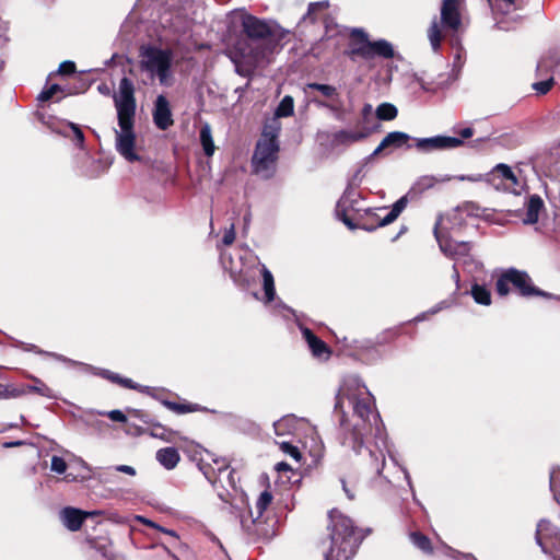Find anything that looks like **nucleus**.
I'll return each instance as SVG.
<instances>
[{"instance_id":"60","label":"nucleus","mask_w":560,"mask_h":560,"mask_svg":"<svg viewBox=\"0 0 560 560\" xmlns=\"http://www.w3.org/2000/svg\"><path fill=\"white\" fill-rule=\"evenodd\" d=\"M459 135L463 139H468L474 135V130H472V128L467 127V128L462 129L459 131Z\"/></svg>"},{"instance_id":"40","label":"nucleus","mask_w":560,"mask_h":560,"mask_svg":"<svg viewBox=\"0 0 560 560\" xmlns=\"http://www.w3.org/2000/svg\"><path fill=\"white\" fill-rule=\"evenodd\" d=\"M164 404L168 409H171L177 413H186V412H192V411L197 410L196 406H192V405H184V404H177V402H173V401H165Z\"/></svg>"},{"instance_id":"54","label":"nucleus","mask_w":560,"mask_h":560,"mask_svg":"<svg viewBox=\"0 0 560 560\" xmlns=\"http://www.w3.org/2000/svg\"><path fill=\"white\" fill-rule=\"evenodd\" d=\"M145 524H148L149 526L151 527H154V528H158L160 529L161 532L174 537V538H178L177 534L175 530L173 529H167V528H164V527H161L159 525H156L155 523L151 522V521H144Z\"/></svg>"},{"instance_id":"51","label":"nucleus","mask_w":560,"mask_h":560,"mask_svg":"<svg viewBox=\"0 0 560 560\" xmlns=\"http://www.w3.org/2000/svg\"><path fill=\"white\" fill-rule=\"evenodd\" d=\"M235 240V230L234 224H231L230 229H228L223 235L222 242L224 245H231Z\"/></svg>"},{"instance_id":"43","label":"nucleus","mask_w":560,"mask_h":560,"mask_svg":"<svg viewBox=\"0 0 560 560\" xmlns=\"http://www.w3.org/2000/svg\"><path fill=\"white\" fill-rule=\"evenodd\" d=\"M59 91H61V88L58 84H52L48 89L42 91L37 96V100L39 102L49 101Z\"/></svg>"},{"instance_id":"9","label":"nucleus","mask_w":560,"mask_h":560,"mask_svg":"<svg viewBox=\"0 0 560 560\" xmlns=\"http://www.w3.org/2000/svg\"><path fill=\"white\" fill-rule=\"evenodd\" d=\"M242 28L253 42L284 37V31L273 22H267L250 14L242 16Z\"/></svg>"},{"instance_id":"36","label":"nucleus","mask_w":560,"mask_h":560,"mask_svg":"<svg viewBox=\"0 0 560 560\" xmlns=\"http://www.w3.org/2000/svg\"><path fill=\"white\" fill-rule=\"evenodd\" d=\"M328 7L329 2L326 0L310 3L307 12L303 16V20H310L311 22H314L317 19L318 12L326 10Z\"/></svg>"},{"instance_id":"44","label":"nucleus","mask_w":560,"mask_h":560,"mask_svg":"<svg viewBox=\"0 0 560 560\" xmlns=\"http://www.w3.org/2000/svg\"><path fill=\"white\" fill-rule=\"evenodd\" d=\"M25 390L12 388L0 383V398L19 397L24 394Z\"/></svg>"},{"instance_id":"21","label":"nucleus","mask_w":560,"mask_h":560,"mask_svg":"<svg viewBox=\"0 0 560 560\" xmlns=\"http://www.w3.org/2000/svg\"><path fill=\"white\" fill-rule=\"evenodd\" d=\"M302 334L314 357L323 358L325 354L326 358H328L330 351L323 340L314 335V332L308 328H303Z\"/></svg>"},{"instance_id":"11","label":"nucleus","mask_w":560,"mask_h":560,"mask_svg":"<svg viewBox=\"0 0 560 560\" xmlns=\"http://www.w3.org/2000/svg\"><path fill=\"white\" fill-rule=\"evenodd\" d=\"M407 206V197H401L399 198L392 207V210L377 223V225H371V226H368V225H357L352 222V220L346 214V211L348 208H341L340 209V213L338 214V217L341 219V221L350 229V230H355V229H363L365 231H369V232H372L374 231L377 226H385V225H388L390 224L392 222H394L398 217L399 214L404 211V209L406 208Z\"/></svg>"},{"instance_id":"55","label":"nucleus","mask_w":560,"mask_h":560,"mask_svg":"<svg viewBox=\"0 0 560 560\" xmlns=\"http://www.w3.org/2000/svg\"><path fill=\"white\" fill-rule=\"evenodd\" d=\"M100 374L114 383H118L121 377L120 375L113 373L108 370H102Z\"/></svg>"},{"instance_id":"3","label":"nucleus","mask_w":560,"mask_h":560,"mask_svg":"<svg viewBox=\"0 0 560 560\" xmlns=\"http://www.w3.org/2000/svg\"><path fill=\"white\" fill-rule=\"evenodd\" d=\"M329 518L331 545L325 553V560H350L358 548L353 523L337 510L330 511Z\"/></svg>"},{"instance_id":"6","label":"nucleus","mask_w":560,"mask_h":560,"mask_svg":"<svg viewBox=\"0 0 560 560\" xmlns=\"http://www.w3.org/2000/svg\"><path fill=\"white\" fill-rule=\"evenodd\" d=\"M140 67L143 71L150 73L152 78L156 77L161 85H171L173 63L171 49L143 46L140 49Z\"/></svg>"},{"instance_id":"49","label":"nucleus","mask_w":560,"mask_h":560,"mask_svg":"<svg viewBox=\"0 0 560 560\" xmlns=\"http://www.w3.org/2000/svg\"><path fill=\"white\" fill-rule=\"evenodd\" d=\"M106 416L112 420L116 422H126L127 417L121 410L115 409L106 412Z\"/></svg>"},{"instance_id":"50","label":"nucleus","mask_w":560,"mask_h":560,"mask_svg":"<svg viewBox=\"0 0 560 560\" xmlns=\"http://www.w3.org/2000/svg\"><path fill=\"white\" fill-rule=\"evenodd\" d=\"M293 421L290 417H284L273 423L276 434H283V430L289 422Z\"/></svg>"},{"instance_id":"57","label":"nucleus","mask_w":560,"mask_h":560,"mask_svg":"<svg viewBox=\"0 0 560 560\" xmlns=\"http://www.w3.org/2000/svg\"><path fill=\"white\" fill-rule=\"evenodd\" d=\"M118 384L126 388L137 389L139 386L130 378L120 377Z\"/></svg>"},{"instance_id":"52","label":"nucleus","mask_w":560,"mask_h":560,"mask_svg":"<svg viewBox=\"0 0 560 560\" xmlns=\"http://www.w3.org/2000/svg\"><path fill=\"white\" fill-rule=\"evenodd\" d=\"M370 455H371V457H374V464H373V465H374V468H375L376 472H377L378 475H381V474H382V470H383V468H384V465H385V458H384V455L381 453V464L378 463V457H377V456H375V454H373L372 452H370Z\"/></svg>"},{"instance_id":"46","label":"nucleus","mask_w":560,"mask_h":560,"mask_svg":"<svg viewBox=\"0 0 560 560\" xmlns=\"http://www.w3.org/2000/svg\"><path fill=\"white\" fill-rule=\"evenodd\" d=\"M60 74H72L75 72V65L73 61L67 60L60 63L58 68Z\"/></svg>"},{"instance_id":"12","label":"nucleus","mask_w":560,"mask_h":560,"mask_svg":"<svg viewBox=\"0 0 560 560\" xmlns=\"http://www.w3.org/2000/svg\"><path fill=\"white\" fill-rule=\"evenodd\" d=\"M536 542L545 553L551 552L552 548L560 547V532L549 521L541 520L536 529Z\"/></svg>"},{"instance_id":"47","label":"nucleus","mask_w":560,"mask_h":560,"mask_svg":"<svg viewBox=\"0 0 560 560\" xmlns=\"http://www.w3.org/2000/svg\"><path fill=\"white\" fill-rule=\"evenodd\" d=\"M438 180L433 176H423L417 182V186L421 189H429L434 186Z\"/></svg>"},{"instance_id":"34","label":"nucleus","mask_w":560,"mask_h":560,"mask_svg":"<svg viewBox=\"0 0 560 560\" xmlns=\"http://www.w3.org/2000/svg\"><path fill=\"white\" fill-rule=\"evenodd\" d=\"M410 539L412 544L423 552L430 553L432 551L431 541L425 535L418 532L411 533Z\"/></svg>"},{"instance_id":"8","label":"nucleus","mask_w":560,"mask_h":560,"mask_svg":"<svg viewBox=\"0 0 560 560\" xmlns=\"http://www.w3.org/2000/svg\"><path fill=\"white\" fill-rule=\"evenodd\" d=\"M510 284L518 290L520 294L523 296H550V294L533 285L532 279L526 271H522L515 268L505 270L497 280L495 288L498 294L501 296L506 295L510 292Z\"/></svg>"},{"instance_id":"38","label":"nucleus","mask_w":560,"mask_h":560,"mask_svg":"<svg viewBox=\"0 0 560 560\" xmlns=\"http://www.w3.org/2000/svg\"><path fill=\"white\" fill-rule=\"evenodd\" d=\"M272 501V494L265 490L256 501L257 518H259Z\"/></svg>"},{"instance_id":"48","label":"nucleus","mask_w":560,"mask_h":560,"mask_svg":"<svg viewBox=\"0 0 560 560\" xmlns=\"http://www.w3.org/2000/svg\"><path fill=\"white\" fill-rule=\"evenodd\" d=\"M70 128L73 131V137H74L77 144L79 147H82L83 142H84V135H83L82 130L80 129V127L78 125L72 124V122H70Z\"/></svg>"},{"instance_id":"19","label":"nucleus","mask_w":560,"mask_h":560,"mask_svg":"<svg viewBox=\"0 0 560 560\" xmlns=\"http://www.w3.org/2000/svg\"><path fill=\"white\" fill-rule=\"evenodd\" d=\"M371 133L369 128H362L360 130H339L332 136V143L335 145H350L352 143L366 139Z\"/></svg>"},{"instance_id":"27","label":"nucleus","mask_w":560,"mask_h":560,"mask_svg":"<svg viewBox=\"0 0 560 560\" xmlns=\"http://www.w3.org/2000/svg\"><path fill=\"white\" fill-rule=\"evenodd\" d=\"M471 295L476 303L481 305H490L491 294L490 291L480 284H474L471 287Z\"/></svg>"},{"instance_id":"58","label":"nucleus","mask_w":560,"mask_h":560,"mask_svg":"<svg viewBox=\"0 0 560 560\" xmlns=\"http://www.w3.org/2000/svg\"><path fill=\"white\" fill-rule=\"evenodd\" d=\"M362 167H360L354 174L353 176L351 177V179L349 180V183H352L353 185L355 186H359V184L361 183V179H362Z\"/></svg>"},{"instance_id":"13","label":"nucleus","mask_w":560,"mask_h":560,"mask_svg":"<svg viewBox=\"0 0 560 560\" xmlns=\"http://www.w3.org/2000/svg\"><path fill=\"white\" fill-rule=\"evenodd\" d=\"M350 36L349 49L346 51L347 56L352 61H355L357 58L371 60V42L368 34L361 28H353Z\"/></svg>"},{"instance_id":"25","label":"nucleus","mask_w":560,"mask_h":560,"mask_svg":"<svg viewBox=\"0 0 560 560\" xmlns=\"http://www.w3.org/2000/svg\"><path fill=\"white\" fill-rule=\"evenodd\" d=\"M200 143L202 145L203 152L207 156H212L214 153V143L212 139V131L209 124H203L200 128L199 132Z\"/></svg>"},{"instance_id":"37","label":"nucleus","mask_w":560,"mask_h":560,"mask_svg":"<svg viewBox=\"0 0 560 560\" xmlns=\"http://www.w3.org/2000/svg\"><path fill=\"white\" fill-rule=\"evenodd\" d=\"M328 7L329 2L326 0L310 3L307 12L303 16V20H310L311 22H314L317 19L318 12L326 10Z\"/></svg>"},{"instance_id":"41","label":"nucleus","mask_w":560,"mask_h":560,"mask_svg":"<svg viewBox=\"0 0 560 560\" xmlns=\"http://www.w3.org/2000/svg\"><path fill=\"white\" fill-rule=\"evenodd\" d=\"M50 468L57 474H63L67 470V463L62 457L54 455L51 457Z\"/></svg>"},{"instance_id":"29","label":"nucleus","mask_w":560,"mask_h":560,"mask_svg":"<svg viewBox=\"0 0 560 560\" xmlns=\"http://www.w3.org/2000/svg\"><path fill=\"white\" fill-rule=\"evenodd\" d=\"M398 110L395 105L390 103H382L376 108V117L380 120H393L397 117Z\"/></svg>"},{"instance_id":"26","label":"nucleus","mask_w":560,"mask_h":560,"mask_svg":"<svg viewBox=\"0 0 560 560\" xmlns=\"http://www.w3.org/2000/svg\"><path fill=\"white\" fill-rule=\"evenodd\" d=\"M261 276H262V281H264V291H265L266 300H267V302H271L276 295L275 280H273L272 273L265 265H262V268H261Z\"/></svg>"},{"instance_id":"61","label":"nucleus","mask_w":560,"mask_h":560,"mask_svg":"<svg viewBox=\"0 0 560 560\" xmlns=\"http://www.w3.org/2000/svg\"><path fill=\"white\" fill-rule=\"evenodd\" d=\"M341 483H342V489H343L346 495L348 497V499L353 500L354 493L348 488L347 482L343 479H341Z\"/></svg>"},{"instance_id":"4","label":"nucleus","mask_w":560,"mask_h":560,"mask_svg":"<svg viewBox=\"0 0 560 560\" xmlns=\"http://www.w3.org/2000/svg\"><path fill=\"white\" fill-rule=\"evenodd\" d=\"M464 0H442L440 22L435 16L428 30V38L433 51H439L445 33H457L462 27L460 10Z\"/></svg>"},{"instance_id":"23","label":"nucleus","mask_w":560,"mask_h":560,"mask_svg":"<svg viewBox=\"0 0 560 560\" xmlns=\"http://www.w3.org/2000/svg\"><path fill=\"white\" fill-rule=\"evenodd\" d=\"M156 460L166 469L171 470L176 467L180 456L175 447H164L156 452Z\"/></svg>"},{"instance_id":"32","label":"nucleus","mask_w":560,"mask_h":560,"mask_svg":"<svg viewBox=\"0 0 560 560\" xmlns=\"http://www.w3.org/2000/svg\"><path fill=\"white\" fill-rule=\"evenodd\" d=\"M294 112V101L290 95H285L276 109L277 117H290Z\"/></svg>"},{"instance_id":"15","label":"nucleus","mask_w":560,"mask_h":560,"mask_svg":"<svg viewBox=\"0 0 560 560\" xmlns=\"http://www.w3.org/2000/svg\"><path fill=\"white\" fill-rule=\"evenodd\" d=\"M443 218L441 217L440 220L436 222L434 226V235L439 243V246L441 250L451 257L456 256H465L470 250L469 243L466 242H454L447 237L444 236L442 229L440 228L442 225Z\"/></svg>"},{"instance_id":"5","label":"nucleus","mask_w":560,"mask_h":560,"mask_svg":"<svg viewBox=\"0 0 560 560\" xmlns=\"http://www.w3.org/2000/svg\"><path fill=\"white\" fill-rule=\"evenodd\" d=\"M308 101L318 108H325L331 113L335 119L343 121L348 109L337 88L330 84L310 82L303 88Z\"/></svg>"},{"instance_id":"30","label":"nucleus","mask_w":560,"mask_h":560,"mask_svg":"<svg viewBox=\"0 0 560 560\" xmlns=\"http://www.w3.org/2000/svg\"><path fill=\"white\" fill-rule=\"evenodd\" d=\"M343 445H349L357 454L361 453L363 447L362 433L355 428L342 442Z\"/></svg>"},{"instance_id":"39","label":"nucleus","mask_w":560,"mask_h":560,"mask_svg":"<svg viewBox=\"0 0 560 560\" xmlns=\"http://www.w3.org/2000/svg\"><path fill=\"white\" fill-rule=\"evenodd\" d=\"M549 65H551V66L560 65V50H557V49L550 50L547 59H542L541 61H539L537 68L540 69L544 67H548Z\"/></svg>"},{"instance_id":"62","label":"nucleus","mask_w":560,"mask_h":560,"mask_svg":"<svg viewBox=\"0 0 560 560\" xmlns=\"http://www.w3.org/2000/svg\"><path fill=\"white\" fill-rule=\"evenodd\" d=\"M37 353H43V354H46L48 357H51V358H55V359H58L60 361H68L65 357L60 355V354H57V353H54V352H46V351H42V350H36Z\"/></svg>"},{"instance_id":"22","label":"nucleus","mask_w":560,"mask_h":560,"mask_svg":"<svg viewBox=\"0 0 560 560\" xmlns=\"http://www.w3.org/2000/svg\"><path fill=\"white\" fill-rule=\"evenodd\" d=\"M544 208V201L538 195H532L526 202V214L523 219L525 224H535L539 219V213Z\"/></svg>"},{"instance_id":"59","label":"nucleus","mask_w":560,"mask_h":560,"mask_svg":"<svg viewBox=\"0 0 560 560\" xmlns=\"http://www.w3.org/2000/svg\"><path fill=\"white\" fill-rule=\"evenodd\" d=\"M276 470L279 472L289 471V470H291V467L285 462H280L276 465Z\"/></svg>"},{"instance_id":"35","label":"nucleus","mask_w":560,"mask_h":560,"mask_svg":"<svg viewBox=\"0 0 560 560\" xmlns=\"http://www.w3.org/2000/svg\"><path fill=\"white\" fill-rule=\"evenodd\" d=\"M328 7L329 2L326 0L310 3L307 12L303 16V20H310L311 22H314L317 19L318 12L326 10Z\"/></svg>"},{"instance_id":"1","label":"nucleus","mask_w":560,"mask_h":560,"mask_svg":"<svg viewBox=\"0 0 560 560\" xmlns=\"http://www.w3.org/2000/svg\"><path fill=\"white\" fill-rule=\"evenodd\" d=\"M115 106L119 126V130H115L116 150L128 162L139 161L140 156L135 152V88L131 80L126 77L119 82V93L115 96Z\"/></svg>"},{"instance_id":"42","label":"nucleus","mask_w":560,"mask_h":560,"mask_svg":"<svg viewBox=\"0 0 560 560\" xmlns=\"http://www.w3.org/2000/svg\"><path fill=\"white\" fill-rule=\"evenodd\" d=\"M280 447L285 454L290 455L296 462H300L302 455L296 446L292 445L289 442H282L280 444Z\"/></svg>"},{"instance_id":"7","label":"nucleus","mask_w":560,"mask_h":560,"mask_svg":"<svg viewBox=\"0 0 560 560\" xmlns=\"http://www.w3.org/2000/svg\"><path fill=\"white\" fill-rule=\"evenodd\" d=\"M278 151L277 136L264 132L256 144L252 159L254 173L264 179L270 178L275 173Z\"/></svg>"},{"instance_id":"14","label":"nucleus","mask_w":560,"mask_h":560,"mask_svg":"<svg viewBox=\"0 0 560 560\" xmlns=\"http://www.w3.org/2000/svg\"><path fill=\"white\" fill-rule=\"evenodd\" d=\"M416 148L424 153L447 150L460 147L463 139L448 136H435L430 138H416Z\"/></svg>"},{"instance_id":"31","label":"nucleus","mask_w":560,"mask_h":560,"mask_svg":"<svg viewBox=\"0 0 560 560\" xmlns=\"http://www.w3.org/2000/svg\"><path fill=\"white\" fill-rule=\"evenodd\" d=\"M33 385L26 386L27 392H34L46 398H55L54 390L50 387H48L43 381L36 377H33Z\"/></svg>"},{"instance_id":"24","label":"nucleus","mask_w":560,"mask_h":560,"mask_svg":"<svg viewBox=\"0 0 560 560\" xmlns=\"http://www.w3.org/2000/svg\"><path fill=\"white\" fill-rule=\"evenodd\" d=\"M394 48L390 43L385 39H378L371 42V59L375 57H382L385 59L393 58Z\"/></svg>"},{"instance_id":"56","label":"nucleus","mask_w":560,"mask_h":560,"mask_svg":"<svg viewBox=\"0 0 560 560\" xmlns=\"http://www.w3.org/2000/svg\"><path fill=\"white\" fill-rule=\"evenodd\" d=\"M459 180H468V182H480L486 180V175H460L457 177Z\"/></svg>"},{"instance_id":"63","label":"nucleus","mask_w":560,"mask_h":560,"mask_svg":"<svg viewBox=\"0 0 560 560\" xmlns=\"http://www.w3.org/2000/svg\"><path fill=\"white\" fill-rule=\"evenodd\" d=\"M372 105L365 104L362 108V116L364 119H368V117L372 114Z\"/></svg>"},{"instance_id":"16","label":"nucleus","mask_w":560,"mask_h":560,"mask_svg":"<svg viewBox=\"0 0 560 560\" xmlns=\"http://www.w3.org/2000/svg\"><path fill=\"white\" fill-rule=\"evenodd\" d=\"M153 121L160 130H166L174 124L170 103L164 95H159L155 100Z\"/></svg>"},{"instance_id":"10","label":"nucleus","mask_w":560,"mask_h":560,"mask_svg":"<svg viewBox=\"0 0 560 560\" xmlns=\"http://www.w3.org/2000/svg\"><path fill=\"white\" fill-rule=\"evenodd\" d=\"M486 182L497 189H503L513 194H520L521 184L506 164H498L489 174L486 175Z\"/></svg>"},{"instance_id":"33","label":"nucleus","mask_w":560,"mask_h":560,"mask_svg":"<svg viewBox=\"0 0 560 560\" xmlns=\"http://www.w3.org/2000/svg\"><path fill=\"white\" fill-rule=\"evenodd\" d=\"M243 57L248 58V63L255 66L266 56V49L261 47H248V52H246V48H240Z\"/></svg>"},{"instance_id":"64","label":"nucleus","mask_w":560,"mask_h":560,"mask_svg":"<svg viewBox=\"0 0 560 560\" xmlns=\"http://www.w3.org/2000/svg\"><path fill=\"white\" fill-rule=\"evenodd\" d=\"M236 72H237L238 74H241V75H244V77H245V75H247V73H248V72H247V71H245V70L242 68V66H241V65H238V63H236Z\"/></svg>"},{"instance_id":"20","label":"nucleus","mask_w":560,"mask_h":560,"mask_svg":"<svg viewBox=\"0 0 560 560\" xmlns=\"http://www.w3.org/2000/svg\"><path fill=\"white\" fill-rule=\"evenodd\" d=\"M211 460L217 466V469L213 468L209 463H205L203 459L199 462L198 467L208 481L215 483L217 474L220 477L222 474L226 472L229 469V464L224 458H211Z\"/></svg>"},{"instance_id":"2","label":"nucleus","mask_w":560,"mask_h":560,"mask_svg":"<svg viewBox=\"0 0 560 560\" xmlns=\"http://www.w3.org/2000/svg\"><path fill=\"white\" fill-rule=\"evenodd\" d=\"M348 404L353 415L360 418L363 422L375 424L380 421V415L375 412V404L372 394L366 386L357 376H350L343 381L337 396L335 404V412L340 413V423L345 422V404Z\"/></svg>"},{"instance_id":"45","label":"nucleus","mask_w":560,"mask_h":560,"mask_svg":"<svg viewBox=\"0 0 560 560\" xmlns=\"http://www.w3.org/2000/svg\"><path fill=\"white\" fill-rule=\"evenodd\" d=\"M553 84V79H548L545 81L536 82L533 84L534 90L539 94H546L550 91Z\"/></svg>"},{"instance_id":"28","label":"nucleus","mask_w":560,"mask_h":560,"mask_svg":"<svg viewBox=\"0 0 560 560\" xmlns=\"http://www.w3.org/2000/svg\"><path fill=\"white\" fill-rule=\"evenodd\" d=\"M355 187L357 186L353 185L352 183H348V186H347L343 195L341 196V198L339 199V201L337 203V214L340 213L341 208L352 207V202L354 201V197L357 196Z\"/></svg>"},{"instance_id":"53","label":"nucleus","mask_w":560,"mask_h":560,"mask_svg":"<svg viewBox=\"0 0 560 560\" xmlns=\"http://www.w3.org/2000/svg\"><path fill=\"white\" fill-rule=\"evenodd\" d=\"M116 471L127 474L129 476L136 475V469L132 466L129 465H117L114 467Z\"/></svg>"},{"instance_id":"17","label":"nucleus","mask_w":560,"mask_h":560,"mask_svg":"<svg viewBox=\"0 0 560 560\" xmlns=\"http://www.w3.org/2000/svg\"><path fill=\"white\" fill-rule=\"evenodd\" d=\"M410 139H411V137L408 133H406V132H402V131H392V132L387 133V136H385L383 138L381 143L371 153L369 159H372V158L378 155L383 150H385L387 148L398 149V148H401L404 145H406L407 148H410L411 145L408 144V141Z\"/></svg>"},{"instance_id":"18","label":"nucleus","mask_w":560,"mask_h":560,"mask_svg":"<svg viewBox=\"0 0 560 560\" xmlns=\"http://www.w3.org/2000/svg\"><path fill=\"white\" fill-rule=\"evenodd\" d=\"M60 521L71 532H77L81 528L84 520L90 515L79 509L67 506L60 511Z\"/></svg>"}]
</instances>
